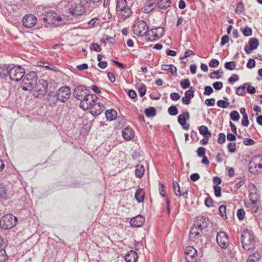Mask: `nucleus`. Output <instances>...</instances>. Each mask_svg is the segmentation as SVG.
Wrapping results in <instances>:
<instances>
[{"label": "nucleus", "mask_w": 262, "mask_h": 262, "mask_svg": "<svg viewBox=\"0 0 262 262\" xmlns=\"http://www.w3.org/2000/svg\"><path fill=\"white\" fill-rule=\"evenodd\" d=\"M133 2L127 0H117L116 3V11L118 15L126 18L130 16L132 11L130 7Z\"/></svg>", "instance_id": "obj_1"}, {"label": "nucleus", "mask_w": 262, "mask_h": 262, "mask_svg": "<svg viewBox=\"0 0 262 262\" xmlns=\"http://www.w3.org/2000/svg\"><path fill=\"white\" fill-rule=\"evenodd\" d=\"M241 240L244 250L248 251L253 248L254 236L251 232L247 230L243 231Z\"/></svg>", "instance_id": "obj_2"}, {"label": "nucleus", "mask_w": 262, "mask_h": 262, "mask_svg": "<svg viewBox=\"0 0 262 262\" xmlns=\"http://www.w3.org/2000/svg\"><path fill=\"white\" fill-rule=\"evenodd\" d=\"M38 77L35 72H30L25 75L22 80V89L27 91L28 88H34L37 81Z\"/></svg>", "instance_id": "obj_3"}, {"label": "nucleus", "mask_w": 262, "mask_h": 262, "mask_svg": "<svg viewBox=\"0 0 262 262\" xmlns=\"http://www.w3.org/2000/svg\"><path fill=\"white\" fill-rule=\"evenodd\" d=\"M17 221L16 216L12 214H7L0 219V228L5 230L11 229L16 225Z\"/></svg>", "instance_id": "obj_4"}, {"label": "nucleus", "mask_w": 262, "mask_h": 262, "mask_svg": "<svg viewBox=\"0 0 262 262\" xmlns=\"http://www.w3.org/2000/svg\"><path fill=\"white\" fill-rule=\"evenodd\" d=\"M25 75V69L20 66L10 65L9 78L11 80L18 82Z\"/></svg>", "instance_id": "obj_5"}, {"label": "nucleus", "mask_w": 262, "mask_h": 262, "mask_svg": "<svg viewBox=\"0 0 262 262\" xmlns=\"http://www.w3.org/2000/svg\"><path fill=\"white\" fill-rule=\"evenodd\" d=\"M97 99L98 97L96 95L85 92L79 106L83 110H87L91 108L97 102Z\"/></svg>", "instance_id": "obj_6"}, {"label": "nucleus", "mask_w": 262, "mask_h": 262, "mask_svg": "<svg viewBox=\"0 0 262 262\" xmlns=\"http://www.w3.org/2000/svg\"><path fill=\"white\" fill-rule=\"evenodd\" d=\"M71 95V92L70 88L68 86H63L56 91L53 98L56 101L65 102L70 98Z\"/></svg>", "instance_id": "obj_7"}, {"label": "nucleus", "mask_w": 262, "mask_h": 262, "mask_svg": "<svg viewBox=\"0 0 262 262\" xmlns=\"http://www.w3.org/2000/svg\"><path fill=\"white\" fill-rule=\"evenodd\" d=\"M148 27L144 20H140L134 23L132 26L133 33L138 36L147 35Z\"/></svg>", "instance_id": "obj_8"}, {"label": "nucleus", "mask_w": 262, "mask_h": 262, "mask_svg": "<svg viewBox=\"0 0 262 262\" xmlns=\"http://www.w3.org/2000/svg\"><path fill=\"white\" fill-rule=\"evenodd\" d=\"M42 20L45 23L48 24L55 25L56 21L61 20V17L57 16L56 13L52 11H45L42 13Z\"/></svg>", "instance_id": "obj_9"}, {"label": "nucleus", "mask_w": 262, "mask_h": 262, "mask_svg": "<svg viewBox=\"0 0 262 262\" xmlns=\"http://www.w3.org/2000/svg\"><path fill=\"white\" fill-rule=\"evenodd\" d=\"M198 258L197 250L191 246H187L185 250V258L187 262H196Z\"/></svg>", "instance_id": "obj_10"}, {"label": "nucleus", "mask_w": 262, "mask_h": 262, "mask_svg": "<svg viewBox=\"0 0 262 262\" xmlns=\"http://www.w3.org/2000/svg\"><path fill=\"white\" fill-rule=\"evenodd\" d=\"M48 82L43 79H39L37 81L34 89L37 93L36 97H42L46 93L48 88Z\"/></svg>", "instance_id": "obj_11"}, {"label": "nucleus", "mask_w": 262, "mask_h": 262, "mask_svg": "<svg viewBox=\"0 0 262 262\" xmlns=\"http://www.w3.org/2000/svg\"><path fill=\"white\" fill-rule=\"evenodd\" d=\"M216 239L219 245L222 248L225 249L229 245V239L227 234L225 232H218Z\"/></svg>", "instance_id": "obj_12"}, {"label": "nucleus", "mask_w": 262, "mask_h": 262, "mask_svg": "<svg viewBox=\"0 0 262 262\" xmlns=\"http://www.w3.org/2000/svg\"><path fill=\"white\" fill-rule=\"evenodd\" d=\"M69 12L74 16H80L85 12V8L81 4H74L69 9Z\"/></svg>", "instance_id": "obj_13"}, {"label": "nucleus", "mask_w": 262, "mask_h": 262, "mask_svg": "<svg viewBox=\"0 0 262 262\" xmlns=\"http://www.w3.org/2000/svg\"><path fill=\"white\" fill-rule=\"evenodd\" d=\"M190 118V115L188 112L186 111L180 115L178 117V122L182 126L184 129L188 130L190 128V125L186 123V121Z\"/></svg>", "instance_id": "obj_14"}, {"label": "nucleus", "mask_w": 262, "mask_h": 262, "mask_svg": "<svg viewBox=\"0 0 262 262\" xmlns=\"http://www.w3.org/2000/svg\"><path fill=\"white\" fill-rule=\"evenodd\" d=\"M22 22L25 27L31 28L36 25L37 19L33 14H28L24 17Z\"/></svg>", "instance_id": "obj_15"}, {"label": "nucleus", "mask_w": 262, "mask_h": 262, "mask_svg": "<svg viewBox=\"0 0 262 262\" xmlns=\"http://www.w3.org/2000/svg\"><path fill=\"white\" fill-rule=\"evenodd\" d=\"M258 159H260V161L262 160L261 155H260L254 156L252 158L249 163V170L251 172L255 173V171L254 170V169H256L257 167L262 168V163L258 162Z\"/></svg>", "instance_id": "obj_16"}, {"label": "nucleus", "mask_w": 262, "mask_h": 262, "mask_svg": "<svg viewBox=\"0 0 262 262\" xmlns=\"http://www.w3.org/2000/svg\"><path fill=\"white\" fill-rule=\"evenodd\" d=\"M248 43L249 47L246 46L244 48V51L247 54H250L253 50L257 49L259 45L258 40L256 38H251Z\"/></svg>", "instance_id": "obj_17"}, {"label": "nucleus", "mask_w": 262, "mask_h": 262, "mask_svg": "<svg viewBox=\"0 0 262 262\" xmlns=\"http://www.w3.org/2000/svg\"><path fill=\"white\" fill-rule=\"evenodd\" d=\"M104 105L100 102H96L91 108L90 113L94 116H97L100 114L104 110Z\"/></svg>", "instance_id": "obj_18"}, {"label": "nucleus", "mask_w": 262, "mask_h": 262, "mask_svg": "<svg viewBox=\"0 0 262 262\" xmlns=\"http://www.w3.org/2000/svg\"><path fill=\"white\" fill-rule=\"evenodd\" d=\"M144 222V217L141 215H138L132 218L130 221V223L134 227H139L143 225Z\"/></svg>", "instance_id": "obj_19"}, {"label": "nucleus", "mask_w": 262, "mask_h": 262, "mask_svg": "<svg viewBox=\"0 0 262 262\" xmlns=\"http://www.w3.org/2000/svg\"><path fill=\"white\" fill-rule=\"evenodd\" d=\"M173 189L175 195L177 196H184L185 199L187 198L188 190L182 189V192L180 193V187L178 183L176 181L173 182Z\"/></svg>", "instance_id": "obj_20"}, {"label": "nucleus", "mask_w": 262, "mask_h": 262, "mask_svg": "<svg viewBox=\"0 0 262 262\" xmlns=\"http://www.w3.org/2000/svg\"><path fill=\"white\" fill-rule=\"evenodd\" d=\"M156 0H147L144 7L143 8V12L148 13L152 11L156 6Z\"/></svg>", "instance_id": "obj_21"}, {"label": "nucleus", "mask_w": 262, "mask_h": 262, "mask_svg": "<svg viewBox=\"0 0 262 262\" xmlns=\"http://www.w3.org/2000/svg\"><path fill=\"white\" fill-rule=\"evenodd\" d=\"M123 138L126 141H129L132 139L134 136V132L130 127H125L122 131Z\"/></svg>", "instance_id": "obj_22"}, {"label": "nucleus", "mask_w": 262, "mask_h": 262, "mask_svg": "<svg viewBox=\"0 0 262 262\" xmlns=\"http://www.w3.org/2000/svg\"><path fill=\"white\" fill-rule=\"evenodd\" d=\"M126 262H136L138 259L137 253L133 250L125 254L124 256Z\"/></svg>", "instance_id": "obj_23"}, {"label": "nucleus", "mask_w": 262, "mask_h": 262, "mask_svg": "<svg viewBox=\"0 0 262 262\" xmlns=\"http://www.w3.org/2000/svg\"><path fill=\"white\" fill-rule=\"evenodd\" d=\"M151 32L154 35V39L156 40L160 38L163 36L164 30L163 28L158 27L152 29Z\"/></svg>", "instance_id": "obj_24"}, {"label": "nucleus", "mask_w": 262, "mask_h": 262, "mask_svg": "<svg viewBox=\"0 0 262 262\" xmlns=\"http://www.w3.org/2000/svg\"><path fill=\"white\" fill-rule=\"evenodd\" d=\"M10 64H4L0 66V78L4 79L7 76L9 75Z\"/></svg>", "instance_id": "obj_25"}, {"label": "nucleus", "mask_w": 262, "mask_h": 262, "mask_svg": "<svg viewBox=\"0 0 262 262\" xmlns=\"http://www.w3.org/2000/svg\"><path fill=\"white\" fill-rule=\"evenodd\" d=\"M161 69L164 71L170 72L173 76H177V69L173 64H162Z\"/></svg>", "instance_id": "obj_26"}, {"label": "nucleus", "mask_w": 262, "mask_h": 262, "mask_svg": "<svg viewBox=\"0 0 262 262\" xmlns=\"http://www.w3.org/2000/svg\"><path fill=\"white\" fill-rule=\"evenodd\" d=\"M145 193L143 189L138 188L135 194V199L138 203L143 202L144 200Z\"/></svg>", "instance_id": "obj_27"}, {"label": "nucleus", "mask_w": 262, "mask_h": 262, "mask_svg": "<svg viewBox=\"0 0 262 262\" xmlns=\"http://www.w3.org/2000/svg\"><path fill=\"white\" fill-rule=\"evenodd\" d=\"M107 120L112 121L117 117V112L114 109L107 110L105 112Z\"/></svg>", "instance_id": "obj_28"}, {"label": "nucleus", "mask_w": 262, "mask_h": 262, "mask_svg": "<svg viewBox=\"0 0 262 262\" xmlns=\"http://www.w3.org/2000/svg\"><path fill=\"white\" fill-rule=\"evenodd\" d=\"M200 134L203 135L205 138H209L211 137L212 134L209 130L208 127L205 125H202L199 128Z\"/></svg>", "instance_id": "obj_29"}, {"label": "nucleus", "mask_w": 262, "mask_h": 262, "mask_svg": "<svg viewBox=\"0 0 262 262\" xmlns=\"http://www.w3.org/2000/svg\"><path fill=\"white\" fill-rule=\"evenodd\" d=\"M171 0H158L157 5L161 9H166L170 7Z\"/></svg>", "instance_id": "obj_30"}, {"label": "nucleus", "mask_w": 262, "mask_h": 262, "mask_svg": "<svg viewBox=\"0 0 262 262\" xmlns=\"http://www.w3.org/2000/svg\"><path fill=\"white\" fill-rule=\"evenodd\" d=\"M145 171L144 167L141 164H138L136 166L135 175L138 178H141L143 177Z\"/></svg>", "instance_id": "obj_31"}, {"label": "nucleus", "mask_w": 262, "mask_h": 262, "mask_svg": "<svg viewBox=\"0 0 262 262\" xmlns=\"http://www.w3.org/2000/svg\"><path fill=\"white\" fill-rule=\"evenodd\" d=\"M261 255L258 252H255L248 256L247 262H258Z\"/></svg>", "instance_id": "obj_32"}, {"label": "nucleus", "mask_w": 262, "mask_h": 262, "mask_svg": "<svg viewBox=\"0 0 262 262\" xmlns=\"http://www.w3.org/2000/svg\"><path fill=\"white\" fill-rule=\"evenodd\" d=\"M7 189L6 187L2 185L0 186V200L5 201L8 199V195L7 193Z\"/></svg>", "instance_id": "obj_33"}, {"label": "nucleus", "mask_w": 262, "mask_h": 262, "mask_svg": "<svg viewBox=\"0 0 262 262\" xmlns=\"http://www.w3.org/2000/svg\"><path fill=\"white\" fill-rule=\"evenodd\" d=\"M190 238L192 240L196 239L199 236H201V233L199 231L196 230V228H191L190 230Z\"/></svg>", "instance_id": "obj_34"}, {"label": "nucleus", "mask_w": 262, "mask_h": 262, "mask_svg": "<svg viewBox=\"0 0 262 262\" xmlns=\"http://www.w3.org/2000/svg\"><path fill=\"white\" fill-rule=\"evenodd\" d=\"M144 113L147 117H154L156 115V110L154 107H149L145 110Z\"/></svg>", "instance_id": "obj_35"}, {"label": "nucleus", "mask_w": 262, "mask_h": 262, "mask_svg": "<svg viewBox=\"0 0 262 262\" xmlns=\"http://www.w3.org/2000/svg\"><path fill=\"white\" fill-rule=\"evenodd\" d=\"M248 83H245L244 84L237 88L236 90V94L238 95L244 96L246 94V88Z\"/></svg>", "instance_id": "obj_36"}, {"label": "nucleus", "mask_w": 262, "mask_h": 262, "mask_svg": "<svg viewBox=\"0 0 262 262\" xmlns=\"http://www.w3.org/2000/svg\"><path fill=\"white\" fill-rule=\"evenodd\" d=\"M224 67L228 70H233L235 69L236 63L235 61H228L225 63Z\"/></svg>", "instance_id": "obj_37"}, {"label": "nucleus", "mask_w": 262, "mask_h": 262, "mask_svg": "<svg viewBox=\"0 0 262 262\" xmlns=\"http://www.w3.org/2000/svg\"><path fill=\"white\" fill-rule=\"evenodd\" d=\"M195 91V88L193 86H190L189 88V89L188 90H187L185 92V97H187L188 98H192L194 97V92Z\"/></svg>", "instance_id": "obj_38"}, {"label": "nucleus", "mask_w": 262, "mask_h": 262, "mask_svg": "<svg viewBox=\"0 0 262 262\" xmlns=\"http://www.w3.org/2000/svg\"><path fill=\"white\" fill-rule=\"evenodd\" d=\"M168 113L170 116H176L178 114V110L175 105H171L168 108Z\"/></svg>", "instance_id": "obj_39"}, {"label": "nucleus", "mask_w": 262, "mask_h": 262, "mask_svg": "<svg viewBox=\"0 0 262 262\" xmlns=\"http://www.w3.org/2000/svg\"><path fill=\"white\" fill-rule=\"evenodd\" d=\"M230 119L233 121H237L239 119L240 116L237 111H233L230 113Z\"/></svg>", "instance_id": "obj_40"}, {"label": "nucleus", "mask_w": 262, "mask_h": 262, "mask_svg": "<svg viewBox=\"0 0 262 262\" xmlns=\"http://www.w3.org/2000/svg\"><path fill=\"white\" fill-rule=\"evenodd\" d=\"M241 30L245 36H249L252 34V29L250 27H246L244 28H241Z\"/></svg>", "instance_id": "obj_41"}, {"label": "nucleus", "mask_w": 262, "mask_h": 262, "mask_svg": "<svg viewBox=\"0 0 262 262\" xmlns=\"http://www.w3.org/2000/svg\"><path fill=\"white\" fill-rule=\"evenodd\" d=\"M7 259L8 256L6 251L3 249H0V262H5Z\"/></svg>", "instance_id": "obj_42"}, {"label": "nucleus", "mask_w": 262, "mask_h": 262, "mask_svg": "<svg viewBox=\"0 0 262 262\" xmlns=\"http://www.w3.org/2000/svg\"><path fill=\"white\" fill-rule=\"evenodd\" d=\"M219 212L221 213L222 217L223 219H227V214H226V207L224 205H222L220 206L219 209Z\"/></svg>", "instance_id": "obj_43"}, {"label": "nucleus", "mask_w": 262, "mask_h": 262, "mask_svg": "<svg viewBox=\"0 0 262 262\" xmlns=\"http://www.w3.org/2000/svg\"><path fill=\"white\" fill-rule=\"evenodd\" d=\"M217 105L221 108H225L228 107L229 105V103L224 100H219L217 102Z\"/></svg>", "instance_id": "obj_44"}, {"label": "nucleus", "mask_w": 262, "mask_h": 262, "mask_svg": "<svg viewBox=\"0 0 262 262\" xmlns=\"http://www.w3.org/2000/svg\"><path fill=\"white\" fill-rule=\"evenodd\" d=\"M180 84L183 89H186L190 86V81L188 79H183L180 81Z\"/></svg>", "instance_id": "obj_45"}, {"label": "nucleus", "mask_w": 262, "mask_h": 262, "mask_svg": "<svg viewBox=\"0 0 262 262\" xmlns=\"http://www.w3.org/2000/svg\"><path fill=\"white\" fill-rule=\"evenodd\" d=\"M214 193L215 196L219 198L222 195V188L220 186L215 185L213 186Z\"/></svg>", "instance_id": "obj_46"}, {"label": "nucleus", "mask_w": 262, "mask_h": 262, "mask_svg": "<svg viewBox=\"0 0 262 262\" xmlns=\"http://www.w3.org/2000/svg\"><path fill=\"white\" fill-rule=\"evenodd\" d=\"M214 203V200L210 196L206 198L205 200V205L207 207H213Z\"/></svg>", "instance_id": "obj_47"}, {"label": "nucleus", "mask_w": 262, "mask_h": 262, "mask_svg": "<svg viewBox=\"0 0 262 262\" xmlns=\"http://www.w3.org/2000/svg\"><path fill=\"white\" fill-rule=\"evenodd\" d=\"M227 148L229 152H235L236 151V144L234 142L229 143L227 145Z\"/></svg>", "instance_id": "obj_48"}, {"label": "nucleus", "mask_w": 262, "mask_h": 262, "mask_svg": "<svg viewBox=\"0 0 262 262\" xmlns=\"http://www.w3.org/2000/svg\"><path fill=\"white\" fill-rule=\"evenodd\" d=\"M245 215V211L244 209L241 208L237 211V216L239 220L244 219Z\"/></svg>", "instance_id": "obj_49"}, {"label": "nucleus", "mask_w": 262, "mask_h": 262, "mask_svg": "<svg viewBox=\"0 0 262 262\" xmlns=\"http://www.w3.org/2000/svg\"><path fill=\"white\" fill-rule=\"evenodd\" d=\"M213 92L212 88L210 86L207 85L204 87V92L203 94L205 95H210Z\"/></svg>", "instance_id": "obj_50"}, {"label": "nucleus", "mask_w": 262, "mask_h": 262, "mask_svg": "<svg viewBox=\"0 0 262 262\" xmlns=\"http://www.w3.org/2000/svg\"><path fill=\"white\" fill-rule=\"evenodd\" d=\"M90 49L91 50H94L97 52H99L101 51V48L99 45L95 42H93L90 46Z\"/></svg>", "instance_id": "obj_51"}, {"label": "nucleus", "mask_w": 262, "mask_h": 262, "mask_svg": "<svg viewBox=\"0 0 262 262\" xmlns=\"http://www.w3.org/2000/svg\"><path fill=\"white\" fill-rule=\"evenodd\" d=\"M205 150L206 149L204 147H199L196 151L198 157H202L205 156Z\"/></svg>", "instance_id": "obj_52"}, {"label": "nucleus", "mask_w": 262, "mask_h": 262, "mask_svg": "<svg viewBox=\"0 0 262 262\" xmlns=\"http://www.w3.org/2000/svg\"><path fill=\"white\" fill-rule=\"evenodd\" d=\"M213 88L215 90H220L223 88V83L221 81H216L212 84Z\"/></svg>", "instance_id": "obj_53"}, {"label": "nucleus", "mask_w": 262, "mask_h": 262, "mask_svg": "<svg viewBox=\"0 0 262 262\" xmlns=\"http://www.w3.org/2000/svg\"><path fill=\"white\" fill-rule=\"evenodd\" d=\"M243 143L247 146L252 145L255 143V141L251 138H245L243 140Z\"/></svg>", "instance_id": "obj_54"}, {"label": "nucleus", "mask_w": 262, "mask_h": 262, "mask_svg": "<svg viewBox=\"0 0 262 262\" xmlns=\"http://www.w3.org/2000/svg\"><path fill=\"white\" fill-rule=\"evenodd\" d=\"M226 141V136L224 133H220L219 135V138L217 139V142L220 144L224 143Z\"/></svg>", "instance_id": "obj_55"}, {"label": "nucleus", "mask_w": 262, "mask_h": 262, "mask_svg": "<svg viewBox=\"0 0 262 262\" xmlns=\"http://www.w3.org/2000/svg\"><path fill=\"white\" fill-rule=\"evenodd\" d=\"M76 92H79V93H83L87 90L86 87L83 85H79L77 86L75 90Z\"/></svg>", "instance_id": "obj_56"}, {"label": "nucleus", "mask_w": 262, "mask_h": 262, "mask_svg": "<svg viewBox=\"0 0 262 262\" xmlns=\"http://www.w3.org/2000/svg\"><path fill=\"white\" fill-rule=\"evenodd\" d=\"M140 97L144 96L146 92V86L144 84H142V86L139 88L138 90Z\"/></svg>", "instance_id": "obj_57"}, {"label": "nucleus", "mask_w": 262, "mask_h": 262, "mask_svg": "<svg viewBox=\"0 0 262 262\" xmlns=\"http://www.w3.org/2000/svg\"><path fill=\"white\" fill-rule=\"evenodd\" d=\"M209 77L211 79H220L221 78V76L219 75V71H214L211 72L209 75Z\"/></svg>", "instance_id": "obj_58"}, {"label": "nucleus", "mask_w": 262, "mask_h": 262, "mask_svg": "<svg viewBox=\"0 0 262 262\" xmlns=\"http://www.w3.org/2000/svg\"><path fill=\"white\" fill-rule=\"evenodd\" d=\"M219 61L215 59H211L209 63V66L211 68H215L217 67L219 65Z\"/></svg>", "instance_id": "obj_59"}, {"label": "nucleus", "mask_w": 262, "mask_h": 262, "mask_svg": "<svg viewBox=\"0 0 262 262\" xmlns=\"http://www.w3.org/2000/svg\"><path fill=\"white\" fill-rule=\"evenodd\" d=\"M170 98L174 101H177L180 99V95L177 92L171 93L170 95Z\"/></svg>", "instance_id": "obj_60"}, {"label": "nucleus", "mask_w": 262, "mask_h": 262, "mask_svg": "<svg viewBox=\"0 0 262 262\" xmlns=\"http://www.w3.org/2000/svg\"><path fill=\"white\" fill-rule=\"evenodd\" d=\"M215 100L213 98L207 99L205 100V104L208 106H213L215 104Z\"/></svg>", "instance_id": "obj_61"}, {"label": "nucleus", "mask_w": 262, "mask_h": 262, "mask_svg": "<svg viewBox=\"0 0 262 262\" xmlns=\"http://www.w3.org/2000/svg\"><path fill=\"white\" fill-rule=\"evenodd\" d=\"M249 120H248V117L247 116H245L244 115V116H243V118L242 120V124L244 126L247 127L249 125Z\"/></svg>", "instance_id": "obj_62"}, {"label": "nucleus", "mask_w": 262, "mask_h": 262, "mask_svg": "<svg viewBox=\"0 0 262 262\" xmlns=\"http://www.w3.org/2000/svg\"><path fill=\"white\" fill-rule=\"evenodd\" d=\"M255 66V61L254 59L250 58L249 59L247 63V67L249 69H252Z\"/></svg>", "instance_id": "obj_63"}, {"label": "nucleus", "mask_w": 262, "mask_h": 262, "mask_svg": "<svg viewBox=\"0 0 262 262\" xmlns=\"http://www.w3.org/2000/svg\"><path fill=\"white\" fill-rule=\"evenodd\" d=\"M239 79L238 76L236 74H233L232 76L229 77L228 79V82L229 83H233Z\"/></svg>", "instance_id": "obj_64"}]
</instances>
